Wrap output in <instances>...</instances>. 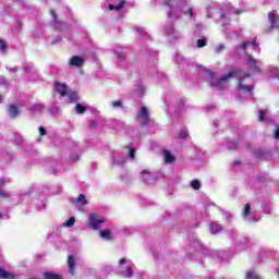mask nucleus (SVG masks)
I'll list each match as a JSON object with an SVG mask.
<instances>
[{
    "instance_id": "dca6fc26",
    "label": "nucleus",
    "mask_w": 279,
    "mask_h": 279,
    "mask_svg": "<svg viewBox=\"0 0 279 279\" xmlns=\"http://www.w3.org/2000/svg\"><path fill=\"white\" fill-rule=\"evenodd\" d=\"M44 279H62V275L51 272V271H46L44 272Z\"/></svg>"
},
{
    "instance_id": "72a5a7b5",
    "label": "nucleus",
    "mask_w": 279,
    "mask_h": 279,
    "mask_svg": "<svg viewBox=\"0 0 279 279\" xmlns=\"http://www.w3.org/2000/svg\"><path fill=\"white\" fill-rule=\"evenodd\" d=\"M134 148H131L130 151H129V156L130 158L134 159L136 155H134Z\"/></svg>"
},
{
    "instance_id": "4468645a",
    "label": "nucleus",
    "mask_w": 279,
    "mask_h": 279,
    "mask_svg": "<svg viewBox=\"0 0 279 279\" xmlns=\"http://www.w3.org/2000/svg\"><path fill=\"white\" fill-rule=\"evenodd\" d=\"M258 47V44H256V39H253L252 41H243L242 45H240L238 47V49H242L243 51H245V49H247V47Z\"/></svg>"
},
{
    "instance_id": "0eeeda50",
    "label": "nucleus",
    "mask_w": 279,
    "mask_h": 279,
    "mask_svg": "<svg viewBox=\"0 0 279 279\" xmlns=\"http://www.w3.org/2000/svg\"><path fill=\"white\" fill-rule=\"evenodd\" d=\"M85 60L82 57L78 56H73L71 57V59L69 60V64L70 66H82L84 64Z\"/></svg>"
},
{
    "instance_id": "4c0bfd02",
    "label": "nucleus",
    "mask_w": 279,
    "mask_h": 279,
    "mask_svg": "<svg viewBox=\"0 0 279 279\" xmlns=\"http://www.w3.org/2000/svg\"><path fill=\"white\" fill-rule=\"evenodd\" d=\"M165 5H168V8H171V0H165Z\"/></svg>"
},
{
    "instance_id": "c85d7f7f",
    "label": "nucleus",
    "mask_w": 279,
    "mask_h": 279,
    "mask_svg": "<svg viewBox=\"0 0 279 279\" xmlns=\"http://www.w3.org/2000/svg\"><path fill=\"white\" fill-rule=\"evenodd\" d=\"M246 278L247 279H257L258 276H256V274L254 271H248V272H246Z\"/></svg>"
},
{
    "instance_id": "473e14b6",
    "label": "nucleus",
    "mask_w": 279,
    "mask_h": 279,
    "mask_svg": "<svg viewBox=\"0 0 279 279\" xmlns=\"http://www.w3.org/2000/svg\"><path fill=\"white\" fill-rule=\"evenodd\" d=\"M39 134H40V136H45L47 134V129H45L44 126H40Z\"/></svg>"
},
{
    "instance_id": "f704fd0d",
    "label": "nucleus",
    "mask_w": 279,
    "mask_h": 279,
    "mask_svg": "<svg viewBox=\"0 0 279 279\" xmlns=\"http://www.w3.org/2000/svg\"><path fill=\"white\" fill-rule=\"evenodd\" d=\"M274 137H275L276 140L279 138V126H277V130H276L275 133H274Z\"/></svg>"
},
{
    "instance_id": "2eb2a0df",
    "label": "nucleus",
    "mask_w": 279,
    "mask_h": 279,
    "mask_svg": "<svg viewBox=\"0 0 279 279\" xmlns=\"http://www.w3.org/2000/svg\"><path fill=\"white\" fill-rule=\"evenodd\" d=\"M0 278L1 279H15L16 276L14 274L5 271V269L0 268Z\"/></svg>"
},
{
    "instance_id": "4be33fe9",
    "label": "nucleus",
    "mask_w": 279,
    "mask_h": 279,
    "mask_svg": "<svg viewBox=\"0 0 279 279\" xmlns=\"http://www.w3.org/2000/svg\"><path fill=\"white\" fill-rule=\"evenodd\" d=\"M210 231L213 234H217V232H221V226L217 225V222L211 223Z\"/></svg>"
},
{
    "instance_id": "c03bdc74",
    "label": "nucleus",
    "mask_w": 279,
    "mask_h": 279,
    "mask_svg": "<svg viewBox=\"0 0 279 279\" xmlns=\"http://www.w3.org/2000/svg\"><path fill=\"white\" fill-rule=\"evenodd\" d=\"M0 184H5V180H0Z\"/></svg>"
},
{
    "instance_id": "f8f14e48",
    "label": "nucleus",
    "mask_w": 279,
    "mask_h": 279,
    "mask_svg": "<svg viewBox=\"0 0 279 279\" xmlns=\"http://www.w3.org/2000/svg\"><path fill=\"white\" fill-rule=\"evenodd\" d=\"M66 97L69 99V104H77V101H80L77 92H68Z\"/></svg>"
},
{
    "instance_id": "b1692460",
    "label": "nucleus",
    "mask_w": 279,
    "mask_h": 279,
    "mask_svg": "<svg viewBox=\"0 0 279 279\" xmlns=\"http://www.w3.org/2000/svg\"><path fill=\"white\" fill-rule=\"evenodd\" d=\"M189 137V131L186 129L181 130L179 133V138L184 140Z\"/></svg>"
},
{
    "instance_id": "412c9836",
    "label": "nucleus",
    "mask_w": 279,
    "mask_h": 279,
    "mask_svg": "<svg viewBox=\"0 0 279 279\" xmlns=\"http://www.w3.org/2000/svg\"><path fill=\"white\" fill-rule=\"evenodd\" d=\"M75 110H76V114H84V112H86V107H84L80 104H76Z\"/></svg>"
},
{
    "instance_id": "a18cd8bd",
    "label": "nucleus",
    "mask_w": 279,
    "mask_h": 279,
    "mask_svg": "<svg viewBox=\"0 0 279 279\" xmlns=\"http://www.w3.org/2000/svg\"><path fill=\"white\" fill-rule=\"evenodd\" d=\"M142 173H149V171H147V170H144Z\"/></svg>"
},
{
    "instance_id": "e433bc0d",
    "label": "nucleus",
    "mask_w": 279,
    "mask_h": 279,
    "mask_svg": "<svg viewBox=\"0 0 279 279\" xmlns=\"http://www.w3.org/2000/svg\"><path fill=\"white\" fill-rule=\"evenodd\" d=\"M0 197H8V194H5V192H3V190H0Z\"/></svg>"
},
{
    "instance_id": "7c9ffc66",
    "label": "nucleus",
    "mask_w": 279,
    "mask_h": 279,
    "mask_svg": "<svg viewBox=\"0 0 279 279\" xmlns=\"http://www.w3.org/2000/svg\"><path fill=\"white\" fill-rule=\"evenodd\" d=\"M50 15L53 19V21H58V13H56V10L51 9L50 10Z\"/></svg>"
},
{
    "instance_id": "5701e85b",
    "label": "nucleus",
    "mask_w": 279,
    "mask_h": 279,
    "mask_svg": "<svg viewBox=\"0 0 279 279\" xmlns=\"http://www.w3.org/2000/svg\"><path fill=\"white\" fill-rule=\"evenodd\" d=\"M63 226H65V228H71L72 226H75V218L71 217L69 220H66Z\"/></svg>"
},
{
    "instance_id": "cd10ccee",
    "label": "nucleus",
    "mask_w": 279,
    "mask_h": 279,
    "mask_svg": "<svg viewBox=\"0 0 279 279\" xmlns=\"http://www.w3.org/2000/svg\"><path fill=\"white\" fill-rule=\"evenodd\" d=\"M113 108H123V102L121 100L112 101Z\"/></svg>"
},
{
    "instance_id": "2f4dec72",
    "label": "nucleus",
    "mask_w": 279,
    "mask_h": 279,
    "mask_svg": "<svg viewBox=\"0 0 279 279\" xmlns=\"http://www.w3.org/2000/svg\"><path fill=\"white\" fill-rule=\"evenodd\" d=\"M225 49H226V46L219 45L218 47H216V53H221V51H223Z\"/></svg>"
},
{
    "instance_id": "9d476101",
    "label": "nucleus",
    "mask_w": 279,
    "mask_h": 279,
    "mask_svg": "<svg viewBox=\"0 0 279 279\" xmlns=\"http://www.w3.org/2000/svg\"><path fill=\"white\" fill-rule=\"evenodd\" d=\"M72 204H75L77 202L78 204H82V206L88 205V201L86 199V195L80 194L77 198H71L70 201Z\"/></svg>"
},
{
    "instance_id": "a19ab883",
    "label": "nucleus",
    "mask_w": 279,
    "mask_h": 279,
    "mask_svg": "<svg viewBox=\"0 0 279 279\" xmlns=\"http://www.w3.org/2000/svg\"><path fill=\"white\" fill-rule=\"evenodd\" d=\"M11 71H12V73H16V72L19 71V69H16V68H11Z\"/></svg>"
},
{
    "instance_id": "f257e3e1",
    "label": "nucleus",
    "mask_w": 279,
    "mask_h": 279,
    "mask_svg": "<svg viewBox=\"0 0 279 279\" xmlns=\"http://www.w3.org/2000/svg\"><path fill=\"white\" fill-rule=\"evenodd\" d=\"M232 77H240L238 81V86L239 88L244 90V93H252V90H254V85L245 84V77L250 80L252 75L243 73L241 69H234L221 76L220 78L216 80L215 86H217L218 90H223V88H226L223 87V82H228V80H232Z\"/></svg>"
},
{
    "instance_id": "393cba45",
    "label": "nucleus",
    "mask_w": 279,
    "mask_h": 279,
    "mask_svg": "<svg viewBox=\"0 0 279 279\" xmlns=\"http://www.w3.org/2000/svg\"><path fill=\"white\" fill-rule=\"evenodd\" d=\"M0 49L1 51H8V43L3 39H0Z\"/></svg>"
},
{
    "instance_id": "6e6552de",
    "label": "nucleus",
    "mask_w": 279,
    "mask_h": 279,
    "mask_svg": "<svg viewBox=\"0 0 279 279\" xmlns=\"http://www.w3.org/2000/svg\"><path fill=\"white\" fill-rule=\"evenodd\" d=\"M8 113L11 119H16V117L21 114V110H19V107L16 105H10L8 108Z\"/></svg>"
},
{
    "instance_id": "20e7f679",
    "label": "nucleus",
    "mask_w": 279,
    "mask_h": 279,
    "mask_svg": "<svg viewBox=\"0 0 279 279\" xmlns=\"http://www.w3.org/2000/svg\"><path fill=\"white\" fill-rule=\"evenodd\" d=\"M268 21L270 27L266 32H271V29H279V15L276 12L271 11L268 13Z\"/></svg>"
},
{
    "instance_id": "c756f323",
    "label": "nucleus",
    "mask_w": 279,
    "mask_h": 279,
    "mask_svg": "<svg viewBox=\"0 0 279 279\" xmlns=\"http://www.w3.org/2000/svg\"><path fill=\"white\" fill-rule=\"evenodd\" d=\"M97 128V120H90L89 121V129L95 130Z\"/></svg>"
},
{
    "instance_id": "a211bd4d",
    "label": "nucleus",
    "mask_w": 279,
    "mask_h": 279,
    "mask_svg": "<svg viewBox=\"0 0 279 279\" xmlns=\"http://www.w3.org/2000/svg\"><path fill=\"white\" fill-rule=\"evenodd\" d=\"M190 186L194 189V191H199V189H202V182L198 180H192Z\"/></svg>"
},
{
    "instance_id": "7ed1b4c3",
    "label": "nucleus",
    "mask_w": 279,
    "mask_h": 279,
    "mask_svg": "<svg viewBox=\"0 0 279 279\" xmlns=\"http://www.w3.org/2000/svg\"><path fill=\"white\" fill-rule=\"evenodd\" d=\"M101 223H106V218H99L97 214L89 215V226L93 230L100 228Z\"/></svg>"
},
{
    "instance_id": "37998d69",
    "label": "nucleus",
    "mask_w": 279,
    "mask_h": 279,
    "mask_svg": "<svg viewBox=\"0 0 279 279\" xmlns=\"http://www.w3.org/2000/svg\"><path fill=\"white\" fill-rule=\"evenodd\" d=\"M209 75H210L211 77H215V72H210Z\"/></svg>"
},
{
    "instance_id": "f3484780",
    "label": "nucleus",
    "mask_w": 279,
    "mask_h": 279,
    "mask_svg": "<svg viewBox=\"0 0 279 279\" xmlns=\"http://www.w3.org/2000/svg\"><path fill=\"white\" fill-rule=\"evenodd\" d=\"M124 5H125V0H121L118 5L109 4L108 8H109V10H117L119 12V10H123Z\"/></svg>"
},
{
    "instance_id": "ddd939ff",
    "label": "nucleus",
    "mask_w": 279,
    "mask_h": 279,
    "mask_svg": "<svg viewBox=\"0 0 279 279\" xmlns=\"http://www.w3.org/2000/svg\"><path fill=\"white\" fill-rule=\"evenodd\" d=\"M163 156H165L166 165H171L172 162H175V157L173 155H171V151L165 149Z\"/></svg>"
},
{
    "instance_id": "9b49d317",
    "label": "nucleus",
    "mask_w": 279,
    "mask_h": 279,
    "mask_svg": "<svg viewBox=\"0 0 279 279\" xmlns=\"http://www.w3.org/2000/svg\"><path fill=\"white\" fill-rule=\"evenodd\" d=\"M99 234L105 241H112L114 239V236L112 235V231H110L109 229L100 231Z\"/></svg>"
},
{
    "instance_id": "49530a36",
    "label": "nucleus",
    "mask_w": 279,
    "mask_h": 279,
    "mask_svg": "<svg viewBox=\"0 0 279 279\" xmlns=\"http://www.w3.org/2000/svg\"><path fill=\"white\" fill-rule=\"evenodd\" d=\"M225 88H228V85H226Z\"/></svg>"
},
{
    "instance_id": "f03ea898",
    "label": "nucleus",
    "mask_w": 279,
    "mask_h": 279,
    "mask_svg": "<svg viewBox=\"0 0 279 279\" xmlns=\"http://www.w3.org/2000/svg\"><path fill=\"white\" fill-rule=\"evenodd\" d=\"M137 120L141 121L143 128H145V125H149L151 118L149 117V109H147V107L143 106L137 112Z\"/></svg>"
},
{
    "instance_id": "bb28decb",
    "label": "nucleus",
    "mask_w": 279,
    "mask_h": 279,
    "mask_svg": "<svg viewBox=\"0 0 279 279\" xmlns=\"http://www.w3.org/2000/svg\"><path fill=\"white\" fill-rule=\"evenodd\" d=\"M267 114V110H259V117H258V121H265V117Z\"/></svg>"
},
{
    "instance_id": "1a4fd4ad",
    "label": "nucleus",
    "mask_w": 279,
    "mask_h": 279,
    "mask_svg": "<svg viewBox=\"0 0 279 279\" xmlns=\"http://www.w3.org/2000/svg\"><path fill=\"white\" fill-rule=\"evenodd\" d=\"M68 267L71 276H75V257L73 255L68 256Z\"/></svg>"
},
{
    "instance_id": "a878e982",
    "label": "nucleus",
    "mask_w": 279,
    "mask_h": 279,
    "mask_svg": "<svg viewBox=\"0 0 279 279\" xmlns=\"http://www.w3.org/2000/svg\"><path fill=\"white\" fill-rule=\"evenodd\" d=\"M196 45H197L198 49H202L203 47H206V40L197 39Z\"/></svg>"
},
{
    "instance_id": "39448f33",
    "label": "nucleus",
    "mask_w": 279,
    "mask_h": 279,
    "mask_svg": "<svg viewBox=\"0 0 279 279\" xmlns=\"http://www.w3.org/2000/svg\"><path fill=\"white\" fill-rule=\"evenodd\" d=\"M54 89L57 90V93H59L61 97H66L69 93V87L66 86V84H62L58 81L54 82Z\"/></svg>"
},
{
    "instance_id": "58836bf2",
    "label": "nucleus",
    "mask_w": 279,
    "mask_h": 279,
    "mask_svg": "<svg viewBox=\"0 0 279 279\" xmlns=\"http://www.w3.org/2000/svg\"><path fill=\"white\" fill-rule=\"evenodd\" d=\"M119 263H120V265H124V263H126V259H125V258H121V259L119 260Z\"/></svg>"
},
{
    "instance_id": "423d86ee",
    "label": "nucleus",
    "mask_w": 279,
    "mask_h": 279,
    "mask_svg": "<svg viewBox=\"0 0 279 279\" xmlns=\"http://www.w3.org/2000/svg\"><path fill=\"white\" fill-rule=\"evenodd\" d=\"M247 64L251 66V71H254L255 73H260V68L257 64V60L252 56L247 54Z\"/></svg>"
},
{
    "instance_id": "c9c22d12",
    "label": "nucleus",
    "mask_w": 279,
    "mask_h": 279,
    "mask_svg": "<svg viewBox=\"0 0 279 279\" xmlns=\"http://www.w3.org/2000/svg\"><path fill=\"white\" fill-rule=\"evenodd\" d=\"M71 160H80V156L77 155V154H73L72 156H71Z\"/></svg>"
},
{
    "instance_id": "ea45409f",
    "label": "nucleus",
    "mask_w": 279,
    "mask_h": 279,
    "mask_svg": "<svg viewBox=\"0 0 279 279\" xmlns=\"http://www.w3.org/2000/svg\"><path fill=\"white\" fill-rule=\"evenodd\" d=\"M189 14H190V16H191V19H193V9H189Z\"/></svg>"
},
{
    "instance_id": "aec40b11",
    "label": "nucleus",
    "mask_w": 279,
    "mask_h": 279,
    "mask_svg": "<svg viewBox=\"0 0 279 279\" xmlns=\"http://www.w3.org/2000/svg\"><path fill=\"white\" fill-rule=\"evenodd\" d=\"M252 215V205L245 204L244 210H243V217H250Z\"/></svg>"
},
{
    "instance_id": "79ce46f5",
    "label": "nucleus",
    "mask_w": 279,
    "mask_h": 279,
    "mask_svg": "<svg viewBox=\"0 0 279 279\" xmlns=\"http://www.w3.org/2000/svg\"><path fill=\"white\" fill-rule=\"evenodd\" d=\"M239 165H241V161H235L233 166L236 167Z\"/></svg>"
},
{
    "instance_id": "6ab92c4d",
    "label": "nucleus",
    "mask_w": 279,
    "mask_h": 279,
    "mask_svg": "<svg viewBox=\"0 0 279 279\" xmlns=\"http://www.w3.org/2000/svg\"><path fill=\"white\" fill-rule=\"evenodd\" d=\"M132 274H134V270L130 266L125 267L124 270H122V276H125V278H130Z\"/></svg>"
}]
</instances>
